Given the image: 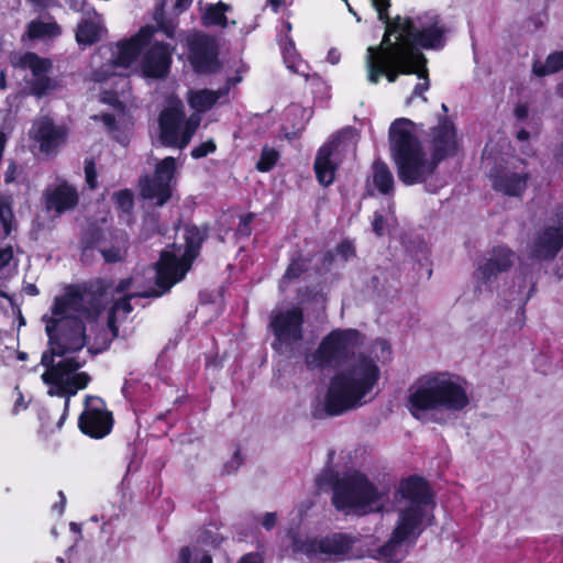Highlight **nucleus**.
Returning <instances> with one entry per match:
<instances>
[{"mask_svg":"<svg viewBox=\"0 0 563 563\" xmlns=\"http://www.w3.org/2000/svg\"><path fill=\"white\" fill-rule=\"evenodd\" d=\"M5 87V76H4V73L2 71L0 74V89H3Z\"/></svg>","mask_w":563,"mask_h":563,"instance_id":"60","label":"nucleus"},{"mask_svg":"<svg viewBox=\"0 0 563 563\" xmlns=\"http://www.w3.org/2000/svg\"><path fill=\"white\" fill-rule=\"evenodd\" d=\"M519 141H525L528 139V134L525 131L519 132L518 134Z\"/></svg>","mask_w":563,"mask_h":563,"instance_id":"61","label":"nucleus"},{"mask_svg":"<svg viewBox=\"0 0 563 563\" xmlns=\"http://www.w3.org/2000/svg\"><path fill=\"white\" fill-rule=\"evenodd\" d=\"M12 129V123L8 122L4 124V126L0 130V141H7L11 134L10 131Z\"/></svg>","mask_w":563,"mask_h":563,"instance_id":"51","label":"nucleus"},{"mask_svg":"<svg viewBox=\"0 0 563 563\" xmlns=\"http://www.w3.org/2000/svg\"><path fill=\"white\" fill-rule=\"evenodd\" d=\"M181 165L183 163L173 156L158 161L153 176L145 175L140 178V196L156 206L165 205L172 197L177 183L176 173Z\"/></svg>","mask_w":563,"mask_h":563,"instance_id":"14","label":"nucleus"},{"mask_svg":"<svg viewBox=\"0 0 563 563\" xmlns=\"http://www.w3.org/2000/svg\"><path fill=\"white\" fill-rule=\"evenodd\" d=\"M239 563H262V558L258 553H247L240 559Z\"/></svg>","mask_w":563,"mask_h":563,"instance_id":"46","label":"nucleus"},{"mask_svg":"<svg viewBox=\"0 0 563 563\" xmlns=\"http://www.w3.org/2000/svg\"><path fill=\"white\" fill-rule=\"evenodd\" d=\"M339 251L343 254L345 258H347L349 255L353 253L352 246L350 244L344 243L340 245Z\"/></svg>","mask_w":563,"mask_h":563,"instance_id":"52","label":"nucleus"},{"mask_svg":"<svg viewBox=\"0 0 563 563\" xmlns=\"http://www.w3.org/2000/svg\"><path fill=\"white\" fill-rule=\"evenodd\" d=\"M33 141H62L67 136L64 124H55L48 117L36 119L30 131Z\"/></svg>","mask_w":563,"mask_h":563,"instance_id":"23","label":"nucleus"},{"mask_svg":"<svg viewBox=\"0 0 563 563\" xmlns=\"http://www.w3.org/2000/svg\"><path fill=\"white\" fill-rule=\"evenodd\" d=\"M192 0H175L174 9L176 12H183L191 4Z\"/></svg>","mask_w":563,"mask_h":563,"instance_id":"49","label":"nucleus"},{"mask_svg":"<svg viewBox=\"0 0 563 563\" xmlns=\"http://www.w3.org/2000/svg\"><path fill=\"white\" fill-rule=\"evenodd\" d=\"M358 137H361V135L356 129L346 126L339 130L332 141H351Z\"/></svg>","mask_w":563,"mask_h":563,"instance_id":"40","label":"nucleus"},{"mask_svg":"<svg viewBox=\"0 0 563 563\" xmlns=\"http://www.w3.org/2000/svg\"><path fill=\"white\" fill-rule=\"evenodd\" d=\"M308 268L306 260L299 258L291 262L285 272L284 279L297 278Z\"/></svg>","mask_w":563,"mask_h":563,"instance_id":"37","label":"nucleus"},{"mask_svg":"<svg viewBox=\"0 0 563 563\" xmlns=\"http://www.w3.org/2000/svg\"><path fill=\"white\" fill-rule=\"evenodd\" d=\"M13 258L12 246H5L0 249V269L4 268Z\"/></svg>","mask_w":563,"mask_h":563,"instance_id":"43","label":"nucleus"},{"mask_svg":"<svg viewBox=\"0 0 563 563\" xmlns=\"http://www.w3.org/2000/svg\"><path fill=\"white\" fill-rule=\"evenodd\" d=\"M455 137L454 123L449 118L441 119L434 129V141H454Z\"/></svg>","mask_w":563,"mask_h":563,"instance_id":"33","label":"nucleus"},{"mask_svg":"<svg viewBox=\"0 0 563 563\" xmlns=\"http://www.w3.org/2000/svg\"><path fill=\"white\" fill-rule=\"evenodd\" d=\"M59 497H60V508H59V514L63 512L64 510V507H65V503H66V498H65V495L63 492H59L58 493Z\"/></svg>","mask_w":563,"mask_h":563,"instance_id":"57","label":"nucleus"},{"mask_svg":"<svg viewBox=\"0 0 563 563\" xmlns=\"http://www.w3.org/2000/svg\"><path fill=\"white\" fill-rule=\"evenodd\" d=\"M228 90L229 88L218 91L191 90L188 93V102L196 113L188 119L184 117L181 100L169 98L159 115L161 141H190L200 124V113L209 110Z\"/></svg>","mask_w":563,"mask_h":563,"instance_id":"9","label":"nucleus"},{"mask_svg":"<svg viewBox=\"0 0 563 563\" xmlns=\"http://www.w3.org/2000/svg\"><path fill=\"white\" fill-rule=\"evenodd\" d=\"M378 19L385 23V34L378 46H368L365 55V68L368 82L376 85L382 77L395 82L400 75L416 74L420 80L409 97L427 98L429 89L427 59L420 47L438 49L444 45V27L434 13H424L416 18L397 15L388 19L390 0H371Z\"/></svg>","mask_w":563,"mask_h":563,"instance_id":"2","label":"nucleus"},{"mask_svg":"<svg viewBox=\"0 0 563 563\" xmlns=\"http://www.w3.org/2000/svg\"><path fill=\"white\" fill-rule=\"evenodd\" d=\"M191 552L189 548H183L178 555V563H190Z\"/></svg>","mask_w":563,"mask_h":563,"instance_id":"48","label":"nucleus"},{"mask_svg":"<svg viewBox=\"0 0 563 563\" xmlns=\"http://www.w3.org/2000/svg\"><path fill=\"white\" fill-rule=\"evenodd\" d=\"M332 499L339 510L365 515L383 510L388 490L373 485L364 474L350 471L335 479Z\"/></svg>","mask_w":563,"mask_h":563,"instance_id":"10","label":"nucleus"},{"mask_svg":"<svg viewBox=\"0 0 563 563\" xmlns=\"http://www.w3.org/2000/svg\"><path fill=\"white\" fill-rule=\"evenodd\" d=\"M373 231L379 236L383 235L385 231V219L378 212L374 214Z\"/></svg>","mask_w":563,"mask_h":563,"instance_id":"44","label":"nucleus"},{"mask_svg":"<svg viewBox=\"0 0 563 563\" xmlns=\"http://www.w3.org/2000/svg\"><path fill=\"white\" fill-rule=\"evenodd\" d=\"M58 143H32L30 151L40 161L54 157L58 152Z\"/></svg>","mask_w":563,"mask_h":563,"instance_id":"35","label":"nucleus"},{"mask_svg":"<svg viewBox=\"0 0 563 563\" xmlns=\"http://www.w3.org/2000/svg\"><path fill=\"white\" fill-rule=\"evenodd\" d=\"M529 113L527 104H519L515 108V114L518 119H525Z\"/></svg>","mask_w":563,"mask_h":563,"instance_id":"50","label":"nucleus"},{"mask_svg":"<svg viewBox=\"0 0 563 563\" xmlns=\"http://www.w3.org/2000/svg\"><path fill=\"white\" fill-rule=\"evenodd\" d=\"M189 59L197 71H211L217 67L218 48L214 38L203 34L188 37Z\"/></svg>","mask_w":563,"mask_h":563,"instance_id":"18","label":"nucleus"},{"mask_svg":"<svg viewBox=\"0 0 563 563\" xmlns=\"http://www.w3.org/2000/svg\"><path fill=\"white\" fill-rule=\"evenodd\" d=\"M269 325L275 335L273 347L279 353L294 352L303 340V311L297 306L274 311Z\"/></svg>","mask_w":563,"mask_h":563,"instance_id":"15","label":"nucleus"},{"mask_svg":"<svg viewBox=\"0 0 563 563\" xmlns=\"http://www.w3.org/2000/svg\"><path fill=\"white\" fill-rule=\"evenodd\" d=\"M340 58H341V54L336 48H331L328 52L327 59L330 64H332V65L338 64L340 62Z\"/></svg>","mask_w":563,"mask_h":563,"instance_id":"47","label":"nucleus"},{"mask_svg":"<svg viewBox=\"0 0 563 563\" xmlns=\"http://www.w3.org/2000/svg\"><path fill=\"white\" fill-rule=\"evenodd\" d=\"M100 252H101L103 260L107 263L121 262L125 258V255H126V242L121 241L120 243H118L115 245L102 247L100 250Z\"/></svg>","mask_w":563,"mask_h":563,"instance_id":"34","label":"nucleus"},{"mask_svg":"<svg viewBox=\"0 0 563 563\" xmlns=\"http://www.w3.org/2000/svg\"><path fill=\"white\" fill-rule=\"evenodd\" d=\"M311 112L309 109L302 108L297 104L290 106L286 111V117H294L296 122L292 128L288 130L284 129V137L287 140H292L299 137V132L303 129L306 121L309 120Z\"/></svg>","mask_w":563,"mask_h":563,"instance_id":"29","label":"nucleus"},{"mask_svg":"<svg viewBox=\"0 0 563 563\" xmlns=\"http://www.w3.org/2000/svg\"><path fill=\"white\" fill-rule=\"evenodd\" d=\"M15 219L12 211V205L9 198L0 197V227L2 229V239H5L15 229Z\"/></svg>","mask_w":563,"mask_h":563,"instance_id":"31","label":"nucleus"},{"mask_svg":"<svg viewBox=\"0 0 563 563\" xmlns=\"http://www.w3.org/2000/svg\"><path fill=\"white\" fill-rule=\"evenodd\" d=\"M85 175H86V181L88 186L93 189L97 186V173H96V166L92 159H87L85 162Z\"/></svg>","mask_w":563,"mask_h":563,"instance_id":"39","label":"nucleus"},{"mask_svg":"<svg viewBox=\"0 0 563 563\" xmlns=\"http://www.w3.org/2000/svg\"><path fill=\"white\" fill-rule=\"evenodd\" d=\"M104 33L101 16L91 9L85 13V18L77 26L76 41L82 46L91 45L101 40Z\"/></svg>","mask_w":563,"mask_h":563,"instance_id":"22","label":"nucleus"},{"mask_svg":"<svg viewBox=\"0 0 563 563\" xmlns=\"http://www.w3.org/2000/svg\"><path fill=\"white\" fill-rule=\"evenodd\" d=\"M60 34L59 26L53 21H32L27 26L26 36L30 40H51Z\"/></svg>","mask_w":563,"mask_h":563,"instance_id":"28","label":"nucleus"},{"mask_svg":"<svg viewBox=\"0 0 563 563\" xmlns=\"http://www.w3.org/2000/svg\"><path fill=\"white\" fill-rule=\"evenodd\" d=\"M278 159L279 152L274 147L265 145L262 150L261 158L256 164V168L262 173L269 172L276 165Z\"/></svg>","mask_w":563,"mask_h":563,"instance_id":"32","label":"nucleus"},{"mask_svg":"<svg viewBox=\"0 0 563 563\" xmlns=\"http://www.w3.org/2000/svg\"><path fill=\"white\" fill-rule=\"evenodd\" d=\"M241 462L242 461H241L239 453H235L233 456V460H232V466L230 470H228V473L235 471L240 466Z\"/></svg>","mask_w":563,"mask_h":563,"instance_id":"54","label":"nucleus"},{"mask_svg":"<svg viewBox=\"0 0 563 563\" xmlns=\"http://www.w3.org/2000/svg\"><path fill=\"white\" fill-rule=\"evenodd\" d=\"M205 239V233L197 227L185 228L186 247L174 245L172 250H165L161 254V258L155 267L150 268L151 275L155 278V287L144 288L142 280L137 275L134 288L141 291H153L157 295L148 297H159L167 291L174 284L181 280L186 273L189 271L192 260L198 255L201 243Z\"/></svg>","mask_w":563,"mask_h":563,"instance_id":"8","label":"nucleus"},{"mask_svg":"<svg viewBox=\"0 0 563 563\" xmlns=\"http://www.w3.org/2000/svg\"><path fill=\"white\" fill-rule=\"evenodd\" d=\"M465 382L446 372L420 376L410 388L409 410L418 420H427L430 412L461 411L470 402Z\"/></svg>","mask_w":563,"mask_h":563,"instance_id":"6","label":"nucleus"},{"mask_svg":"<svg viewBox=\"0 0 563 563\" xmlns=\"http://www.w3.org/2000/svg\"><path fill=\"white\" fill-rule=\"evenodd\" d=\"M373 184L383 195H391L394 192L395 179L389 167L377 159L373 164Z\"/></svg>","mask_w":563,"mask_h":563,"instance_id":"24","label":"nucleus"},{"mask_svg":"<svg viewBox=\"0 0 563 563\" xmlns=\"http://www.w3.org/2000/svg\"><path fill=\"white\" fill-rule=\"evenodd\" d=\"M254 218L253 213H249L240 219V223L236 228V235L240 238H247L251 235V222Z\"/></svg>","mask_w":563,"mask_h":563,"instance_id":"38","label":"nucleus"},{"mask_svg":"<svg viewBox=\"0 0 563 563\" xmlns=\"http://www.w3.org/2000/svg\"><path fill=\"white\" fill-rule=\"evenodd\" d=\"M95 120H98L100 119V121L102 122L103 124V128L111 132V131H114L115 130V117L113 114H109V113H104L100 117H97L95 115L93 117Z\"/></svg>","mask_w":563,"mask_h":563,"instance_id":"42","label":"nucleus"},{"mask_svg":"<svg viewBox=\"0 0 563 563\" xmlns=\"http://www.w3.org/2000/svg\"><path fill=\"white\" fill-rule=\"evenodd\" d=\"M153 27L144 26L130 40L117 43L111 51L110 64L104 66L106 69L96 70L92 75L97 82L106 81L110 76L114 77L113 82L120 86L122 92L103 91L101 101L112 104L119 117L123 113L121 95L128 87V80L121 70L137 63L146 77L159 78L169 69L172 49L166 44L153 42Z\"/></svg>","mask_w":563,"mask_h":563,"instance_id":"3","label":"nucleus"},{"mask_svg":"<svg viewBox=\"0 0 563 563\" xmlns=\"http://www.w3.org/2000/svg\"><path fill=\"white\" fill-rule=\"evenodd\" d=\"M380 372L369 357H353L346 367L341 368L329 383L323 398L324 411L338 416L366 402V396L377 384Z\"/></svg>","mask_w":563,"mask_h":563,"instance_id":"5","label":"nucleus"},{"mask_svg":"<svg viewBox=\"0 0 563 563\" xmlns=\"http://www.w3.org/2000/svg\"><path fill=\"white\" fill-rule=\"evenodd\" d=\"M19 360L21 361H25L26 360V353L25 352H20L19 355H18Z\"/></svg>","mask_w":563,"mask_h":563,"instance_id":"63","label":"nucleus"},{"mask_svg":"<svg viewBox=\"0 0 563 563\" xmlns=\"http://www.w3.org/2000/svg\"><path fill=\"white\" fill-rule=\"evenodd\" d=\"M563 69V52L550 54L545 62L533 63L532 70L537 76H547Z\"/></svg>","mask_w":563,"mask_h":563,"instance_id":"30","label":"nucleus"},{"mask_svg":"<svg viewBox=\"0 0 563 563\" xmlns=\"http://www.w3.org/2000/svg\"><path fill=\"white\" fill-rule=\"evenodd\" d=\"M216 145L214 143H200L191 151V156L194 158H201L207 156L208 154L214 152Z\"/></svg>","mask_w":563,"mask_h":563,"instance_id":"41","label":"nucleus"},{"mask_svg":"<svg viewBox=\"0 0 563 563\" xmlns=\"http://www.w3.org/2000/svg\"><path fill=\"white\" fill-rule=\"evenodd\" d=\"M457 151V143H391L399 179L407 186L424 183L438 164Z\"/></svg>","mask_w":563,"mask_h":563,"instance_id":"7","label":"nucleus"},{"mask_svg":"<svg viewBox=\"0 0 563 563\" xmlns=\"http://www.w3.org/2000/svg\"><path fill=\"white\" fill-rule=\"evenodd\" d=\"M198 563H212V559L209 554H202Z\"/></svg>","mask_w":563,"mask_h":563,"instance_id":"56","label":"nucleus"},{"mask_svg":"<svg viewBox=\"0 0 563 563\" xmlns=\"http://www.w3.org/2000/svg\"><path fill=\"white\" fill-rule=\"evenodd\" d=\"M27 294L30 295H36L37 294V289L34 285H30L27 286Z\"/></svg>","mask_w":563,"mask_h":563,"instance_id":"59","label":"nucleus"},{"mask_svg":"<svg viewBox=\"0 0 563 563\" xmlns=\"http://www.w3.org/2000/svg\"><path fill=\"white\" fill-rule=\"evenodd\" d=\"M398 520L385 544L372 550L371 556L382 563L400 562L423 531L431 523L433 499L428 484L420 477L402 481L395 494Z\"/></svg>","mask_w":563,"mask_h":563,"instance_id":"4","label":"nucleus"},{"mask_svg":"<svg viewBox=\"0 0 563 563\" xmlns=\"http://www.w3.org/2000/svg\"><path fill=\"white\" fill-rule=\"evenodd\" d=\"M69 528H70V530H71V531H74V532H76V533H80V531H81L80 526H79V525H77V523H75V522H71V523L69 525Z\"/></svg>","mask_w":563,"mask_h":563,"instance_id":"58","label":"nucleus"},{"mask_svg":"<svg viewBox=\"0 0 563 563\" xmlns=\"http://www.w3.org/2000/svg\"><path fill=\"white\" fill-rule=\"evenodd\" d=\"M44 197L46 209L57 216L74 210L79 201L76 187L64 180L48 187Z\"/></svg>","mask_w":563,"mask_h":563,"instance_id":"20","label":"nucleus"},{"mask_svg":"<svg viewBox=\"0 0 563 563\" xmlns=\"http://www.w3.org/2000/svg\"><path fill=\"white\" fill-rule=\"evenodd\" d=\"M240 81H241V77H235V78L229 80V82L232 85H236Z\"/></svg>","mask_w":563,"mask_h":563,"instance_id":"62","label":"nucleus"},{"mask_svg":"<svg viewBox=\"0 0 563 563\" xmlns=\"http://www.w3.org/2000/svg\"><path fill=\"white\" fill-rule=\"evenodd\" d=\"M283 27L286 32L285 38L280 42L284 62H285L287 68H289L296 73H302V70H301L302 62L300 60V58H298L296 49H295V44H294L292 40L288 36V33L291 30V24L289 22H285Z\"/></svg>","mask_w":563,"mask_h":563,"instance_id":"27","label":"nucleus"},{"mask_svg":"<svg viewBox=\"0 0 563 563\" xmlns=\"http://www.w3.org/2000/svg\"><path fill=\"white\" fill-rule=\"evenodd\" d=\"M555 153H556L558 161L563 164V143H559V146L555 150Z\"/></svg>","mask_w":563,"mask_h":563,"instance_id":"55","label":"nucleus"},{"mask_svg":"<svg viewBox=\"0 0 563 563\" xmlns=\"http://www.w3.org/2000/svg\"><path fill=\"white\" fill-rule=\"evenodd\" d=\"M113 199L118 209L124 213H130L133 209L134 200L133 192L129 189H123L113 195Z\"/></svg>","mask_w":563,"mask_h":563,"instance_id":"36","label":"nucleus"},{"mask_svg":"<svg viewBox=\"0 0 563 563\" xmlns=\"http://www.w3.org/2000/svg\"><path fill=\"white\" fill-rule=\"evenodd\" d=\"M499 143H487L483 150V165L490 169V178L495 190L507 196L519 197L527 189L530 175L520 169L521 159H514L501 153Z\"/></svg>","mask_w":563,"mask_h":563,"instance_id":"11","label":"nucleus"},{"mask_svg":"<svg viewBox=\"0 0 563 563\" xmlns=\"http://www.w3.org/2000/svg\"><path fill=\"white\" fill-rule=\"evenodd\" d=\"M274 12H278L282 5L285 4V0H267Z\"/></svg>","mask_w":563,"mask_h":563,"instance_id":"53","label":"nucleus"},{"mask_svg":"<svg viewBox=\"0 0 563 563\" xmlns=\"http://www.w3.org/2000/svg\"><path fill=\"white\" fill-rule=\"evenodd\" d=\"M231 10L232 7L222 1L216 4H209L202 14V22L207 26L216 25L227 27L229 25V20L227 19L225 13Z\"/></svg>","mask_w":563,"mask_h":563,"instance_id":"26","label":"nucleus"},{"mask_svg":"<svg viewBox=\"0 0 563 563\" xmlns=\"http://www.w3.org/2000/svg\"><path fill=\"white\" fill-rule=\"evenodd\" d=\"M418 125L407 118L396 119L389 128V141H413Z\"/></svg>","mask_w":563,"mask_h":563,"instance_id":"25","label":"nucleus"},{"mask_svg":"<svg viewBox=\"0 0 563 563\" xmlns=\"http://www.w3.org/2000/svg\"><path fill=\"white\" fill-rule=\"evenodd\" d=\"M360 333L353 329H336L325 335L318 349L306 355L309 368L341 367L354 355Z\"/></svg>","mask_w":563,"mask_h":563,"instance_id":"13","label":"nucleus"},{"mask_svg":"<svg viewBox=\"0 0 563 563\" xmlns=\"http://www.w3.org/2000/svg\"><path fill=\"white\" fill-rule=\"evenodd\" d=\"M558 92L563 96V82L558 86Z\"/></svg>","mask_w":563,"mask_h":563,"instance_id":"64","label":"nucleus"},{"mask_svg":"<svg viewBox=\"0 0 563 563\" xmlns=\"http://www.w3.org/2000/svg\"><path fill=\"white\" fill-rule=\"evenodd\" d=\"M516 260V254L507 246L492 249L478 265L479 278L486 284L494 282L499 274L507 272Z\"/></svg>","mask_w":563,"mask_h":563,"instance_id":"19","label":"nucleus"},{"mask_svg":"<svg viewBox=\"0 0 563 563\" xmlns=\"http://www.w3.org/2000/svg\"><path fill=\"white\" fill-rule=\"evenodd\" d=\"M136 282V277H129L117 285L99 282L90 289H71L56 297L49 313L42 317L48 336V350L41 358V364L46 368L42 380L49 386L48 395L66 396L65 410L69 398L90 382L87 373L78 372L86 363L77 355L87 343L85 321L95 320L104 306L112 301L108 327L113 336H118V324L133 310L130 301L156 295L153 291H141L136 287L134 289Z\"/></svg>","mask_w":563,"mask_h":563,"instance_id":"1","label":"nucleus"},{"mask_svg":"<svg viewBox=\"0 0 563 563\" xmlns=\"http://www.w3.org/2000/svg\"><path fill=\"white\" fill-rule=\"evenodd\" d=\"M342 162V154L338 143H324L318 151L314 161V172L318 181L327 187L335 178V170Z\"/></svg>","mask_w":563,"mask_h":563,"instance_id":"21","label":"nucleus"},{"mask_svg":"<svg viewBox=\"0 0 563 563\" xmlns=\"http://www.w3.org/2000/svg\"><path fill=\"white\" fill-rule=\"evenodd\" d=\"M356 538L343 532H334L321 538L294 537L291 549L314 563H338L354 556Z\"/></svg>","mask_w":563,"mask_h":563,"instance_id":"12","label":"nucleus"},{"mask_svg":"<svg viewBox=\"0 0 563 563\" xmlns=\"http://www.w3.org/2000/svg\"><path fill=\"white\" fill-rule=\"evenodd\" d=\"M276 514L275 512H267L263 517L262 525L267 529H272L276 523Z\"/></svg>","mask_w":563,"mask_h":563,"instance_id":"45","label":"nucleus"},{"mask_svg":"<svg viewBox=\"0 0 563 563\" xmlns=\"http://www.w3.org/2000/svg\"><path fill=\"white\" fill-rule=\"evenodd\" d=\"M80 430L96 439H101L110 433L112 417L104 408L103 401L98 397H87L85 410L79 417Z\"/></svg>","mask_w":563,"mask_h":563,"instance_id":"17","label":"nucleus"},{"mask_svg":"<svg viewBox=\"0 0 563 563\" xmlns=\"http://www.w3.org/2000/svg\"><path fill=\"white\" fill-rule=\"evenodd\" d=\"M11 63L16 68L30 70L31 78L27 80V87L35 97H46L62 88L60 80L49 76L53 67L51 59L27 52L13 56Z\"/></svg>","mask_w":563,"mask_h":563,"instance_id":"16","label":"nucleus"}]
</instances>
